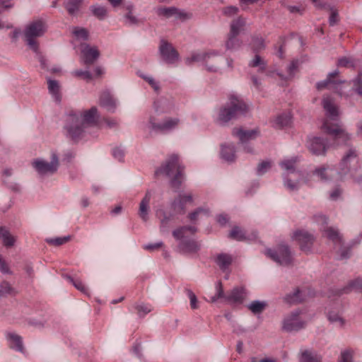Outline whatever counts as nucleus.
Returning a JSON list of instances; mask_svg holds the SVG:
<instances>
[{"mask_svg": "<svg viewBox=\"0 0 362 362\" xmlns=\"http://www.w3.org/2000/svg\"><path fill=\"white\" fill-rule=\"evenodd\" d=\"M322 106L327 117L322 124V130L332 135L338 144H346L350 139V136L343 128L342 124L339 122L338 107L334 103L332 98L325 96L322 99Z\"/></svg>", "mask_w": 362, "mask_h": 362, "instance_id": "obj_1", "label": "nucleus"}, {"mask_svg": "<svg viewBox=\"0 0 362 362\" xmlns=\"http://www.w3.org/2000/svg\"><path fill=\"white\" fill-rule=\"evenodd\" d=\"M184 168L179 163L177 155H171L158 169L155 172L156 175H164L170 178V185L175 189L180 188L184 179Z\"/></svg>", "mask_w": 362, "mask_h": 362, "instance_id": "obj_2", "label": "nucleus"}, {"mask_svg": "<svg viewBox=\"0 0 362 362\" xmlns=\"http://www.w3.org/2000/svg\"><path fill=\"white\" fill-rule=\"evenodd\" d=\"M247 110V105L240 98L231 95L229 102L220 109L217 122L220 124H226L230 120L245 115Z\"/></svg>", "mask_w": 362, "mask_h": 362, "instance_id": "obj_3", "label": "nucleus"}, {"mask_svg": "<svg viewBox=\"0 0 362 362\" xmlns=\"http://www.w3.org/2000/svg\"><path fill=\"white\" fill-rule=\"evenodd\" d=\"M298 161V157H293L279 163V165L285 171L283 174L284 187L291 192L299 189L303 177L302 173L296 168Z\"/></svg>", "mask_w": 362, "mask_h": 362, "instance_id": "obj_4", "label": "nucleus"}, {"mask_svg": "<svg viewBox=\"0 0 362 362\" xmlns=\"http://www.w3.org/2000/svg\"><path fill=\"white\" fill-rule=\"evenodd\" d=\"M47 30V25L44 21L37 19L28 23L23 30L25 41L27 45L35 53L39 51L37 37L44 35Z\"/></svg>", "mask_w": 362, "mask_h": 362, "instance_id": "obj_5", "label": "nucleus"}, {"mask_svg": "<svg viewBox=\"0 0 362 362\" xmlns=\"http://www.w3.org/2000/svg\"><path fill=\"white\" fill-rule=\"evenodd\" d=\"M197 231L195 226H187L180 227L173 231V237L180 240L178 247L183 253H195L199 248L200 245L197 242L193 240L184 239L185 234L189 233L194 234Z\"/></svg>", "mask_w": 362, "mask_h": 362, "instance_id": "obj_6", "label": "nucleus"}, {"mask_svg": "<svg viewBox=\"0 0 362 362\" xmlns=\"http://www.w3.org/2000/svg\"><path fill=\"white\" fill-rule=\"evenodd\" d=\"M360 167L358 153L355 149L351 148L343 156L339 163L337 175L339 178H341L342 176L349 174L354 179L357 176L356 172Z\"/></svg>", "mask_w": 362, "mask_h": 362, "instance_id": "obj_7", "label": "nucleus"}, {"mask_svg": "<svg viewBox=\"0 0 362 362\" xmlns=\"http://www.w3.org/2000/svg\"><path fill=\"white\" fill-rule=\"evenodd\" d=\"M86 126L79 117V112H71L65 119L64 129L66 136L76 140L81 138L84 132Z\"/></svg>", "mask_w": 362, "mask_h": 362, "instance_id": "obj_8", "label": "nucleus"}, {"mask_svg": "<svg viewBox=\"0 0 362 362\" xmlns=\"http://www.w3.org/2000/svg\"><path fill=\"white\" fill-rule=\"evenodd\" d=\"M32 166L40 176L53 175L59 166V157L55 152H52L49 162L43 158H36L32 162Z\"/></svg>", "mask_w": 362, "mask_h": 362, "instance_id": "obj_9", "label": "nucleus"}, {"mask_svg": "<svg viewBox=\"0 0 362 362\" xmlns=\"http://www.w3.org/2000/svg\"><path fill=\"white\" fill-rule=\"evenodd\" d=\"M216 52H197L186 59V64H191L192 62H202L204 64L206 69L209 71L216 72L218 70V66L213 64L218 56Z\"/></svg>", "mask_w": 362, "mask_h": 362, "instance_id": "obj_10", "label": "nucleus"}, {"mask_svg": "<svg viewBox=\"0 0 362 362\" xmlns=\"http://www.w3.org/2000/svg\"><path fill=\"white\" fill-rule=\"evenodd\" d=\"M266 255L280 265L287 266L292 262L291 250L285 244L279 245L275 250H267Z\"/></svg>", "mask_w": 362, "mask_h": 362, "instance_id": "obj_11", "label": "nucleus"}, {"mask_svg": "<svg viewBox=\"0 0 362 362\" xmlns=\"http://www.w3.org/2000/svg\"><path fill=\"white\" fill-rule=\"evenodd\" d=\"M315 221L321 225L320 230L323 233V235L332 240L334 244L341 245L342 238L339 230L333 227H327V218L322 214L315 215L314 216Z\"/></svg>", "mask_w": 362, "mask_h": 362, "instance_id": "obj_12", "label": "nucleus"}, {"mask_svg": "<svg viewBox=\"0 0 362 362\" xmlns=\"http://www.w3.org/2000/svg\"><path fill=\"white\" fill-rule=\"evenodd\" d=\"M293 239L298 242L304 252H310L315 240L314 235L306 230H298L294 232Z\"/></svg>", "mask_w": 362, "mask_h": 362, "instance_id": "obj_13", "label": "nucleus"}, {"mask_svg": "<svg viewBox=\"0 0 362 362\" xmlns=\"http://www.w3.org/2000/svg\"><path fill=\"white\" fill-rule=\"evenodd\" d=\"M307 147L312 154L315 156H324L329 148V145L327 139L322 137L314 136L308 140Z\"/></svg>", "mask_w": 362, "mask_h": 362, "instance_id": "obj_14", "label": "nucleus"}, {"mask_svg": "<svg viewBox=\"0 0 362 362\" xmlns=\"http://www.w3.org/2000/svg\"><path fill=\"white\" fill-rule=\"evenodd\" d=\"M177 118H168L162 123H156L153 117L149 119V127L154 132L165 133L176 128L179 124Z\"/></svg>", "mask_w": 362, "mask_h": 362, "instance_id": "obj_15", "label": "nucleus"}, {"mask_svg": "<svg viewBox=\"0 0 362 362\" xmlns=\"http://www.w3.org/2000/svg\"><path fill=\"white\" fill-rule=\"evenodd\" d=\"M300 312L296 310L286 317L283 322V329L286 332H297L305 327V322L299 319Z\"/></svg>", "mask_w": 362, "mask_h": 362, "instance_id": "obj_16", "label": "nucleus"}, {"mask_svg": "<svg viewBox=\"0 0 362 362\" xmlns=\"http://www.w3.org/2000/svg\"><path fill=\"white\" fill-rule=\"evenodd\" d=\"M160 54L168 64H174L179 59V54L171 44L162 40L159 47Z\"/></svg>", "mask_w": 362, "mask_h": 362, "instance_id": "obj_17", "label": "nucleus"}, {"mask_svg": "<svg viewBox=\"0 0 362 362\" xmlns=\"http://www.w3.org/2000/svg\"><path fill=\"white\" fill-rule=\"evenodd\" d=\"M233 135L238 137L240 142L244 145V151L247 153H252V148L247 144V141L255 139L258 132L257 130H243L242 129H233Z\"/></svg>", "mask_w": 362, "mask_h": 362, "instance_id": "obj_18", "label": "nucleus"}, {"mask_svg": "<svg viewBox=\"0 0 362 362\" xmlns=\"http://www.w3.org/2000/svg\"><path fill=\"white\" fill-rule=\"evenodd\" d=\"M193 198L191 194H180L171 204V208L175 214H184L187 203H192Z\"/></svg>", "mask_w": 362, "mask_h": 362, "instance_id": "obj_19", "label": "nucleus"}, {"mask_svg": "<svg viewBox=\"0 0 362 362\" xmlns=\"http://www.w3.org/2000/svg\"><path fill=\"white\" fill-rule=\"evenodd\" d=\"M247 296V292L243 287H235L226 296L225 300L230 303L240 304Z\"/></svg>", "mask_w": 362, "mask_h": 362, "instance_id": "obj_20", "label": "nucleus"}, {"mask_svg": "<svg viewBox=\"0 0 362 362\" xmlns=\"http://www.w3.org/2000/svg\"><path fill=\"white\" fill-rule=\"evenodd\" d=\"M81 54L84 63L87 65L93 64L100 55V52L95 47H90L87 44L82 46Z\"/></svg>", "mask_w": 362, "mask_h": 362, "instance_id": "obj_21", "label": "nucleus"}, {"mask_svg": "<svg viewBox=\"0 0 362 362\" xmlns=\"http://www.w3.org/2000/svg\"><path fill=\"white\" fill-rule=\"evenodd\" d=\"M313 175L317 176L319 180L323 182H327L332 180H337V177H335L336 173L335 170L329 167L322 166L320 168H316L313 171Z\"/></svg>", "mask_w": 362, "mask_h": 362, "instance_id": "obj_22", "label": "nucleus"}, {"mask_svg": "<svg viewBox=\"0 0 362 362\" xmlns=\"http://www.w3.org/2000/svg\"><path fill=\"white\" fill-rule=\"evenodd\" d=\"M151 199V192L148 190L146 192L144 197L141 199L139 204V208L138 215L140 218L144 221L146 222L148 221L149 216L148 213L150 211L149 204Z\"/></svg>", "mask_w": 362, "mask_h": 362, "instance_id": "obj_23", "label": "nucleus"}, {"mask_svg": "<svg viewBox=\"0 0 362 362\" xmlns=\"http://www.w3.org/2000/svg\"><path fill=\"white\" fill-rule=\"evenodd\" d=\"M99 105L111 112H114L117 107L116 100L108 91H104L100 94Z\"/></svg>", "mask_w": 362, "mask_h": 362, "instance_id": "obj_24", "label": "nucleus"}, {"mask_svg": "<svg viewBox=\"0 0 362 362\" xmlns=\"http://www.w3.org/2000/svg\"><path fill=\"white\" fill-rule=\"evenodd\" d=\"M79 117L82 122L86 126L93 125L97 123L99 115L96 107H92L90 109L84 111L83 113H79Z\"/></svg>", "mask_w": 362, "mask_h": 362, "instance_id": "obj_25", "label": "nucleus"}, {"mask_svg": "<svg viewBox=\"0 0 362 362\" xmlns=\"http://www.w3.org/2000/svg\"><path fill=\"white\" fill-rule=\"evenodd\" d=\"M292 123V115L289 112H285L277 115L272 121V127L276 129H283L289 127Z\"/></svg>", "mask_w": 362, "mask_h": 362, "instance_id": "obj_26", "label": "nucleus"}, {"mask_svg": "<svg viewBox=\"0 0 362 362\" xmlns=\"http://www.w3.org/2000/svg\"><path fill=\"white\" fill-rule=\"evenodd\" d=\"M339 74L338 70H335L327 75L325 80L317 82L316 84V88L318 90H322L325 88H329L330 86L336 83H341L343 81L340 80H334V78Z\"/></svg>", "mask_w": 362, "mask_h": 362, "instance_id": "obj_27", "label": "nucleus"}, {"mask_svg": "<svg viewBox=\"0 0 362 362\" xmlns=\"http://www.w3.org/2000/svg\"><path fill=\"white\" fill-rule=\"evenodd\" d=\"M7 339L9 341L10 348L17 351L24 353L25 349L23 339L20 335L15 333H9L7 334Z\"/></svg>", "mask_w": 362, "mask_h": 362, "instance_id": "obj_28", "label": "nucleus"}, {"mask_svg": "<svg viewBox=\"0 0 362 362\" xmlns=\"http://www.w3.org/2000/svg\"><path fill=\"white\" fill-rule=\"evenodd\" d=\"M322 359L315 351L310 349H301L299 362H321Z\"/></svg>", "mask_w": 362, "mask_h": 362, "instance_id": "obj_29", "label": "nucleus"}, {"mask_svg": "<svg viewBox=\"0 0 362 362\" xmlns=\"http://www.w3.org/2000/svg\"><path fill=\"white\" fill-rule=\"evenodd\" d=\"M173 216L172 214H168L163 209H158L156 211V216L160 220V231L163 232L167 230Z\"/></svg>", "mask_w": 362, "mask_h": 362, "instance_id": "obj_30", "label": "nucleus"}, {"mask_svg": "<svg viewBox=\"0 0 362 362\" xmlns=\"http://www.w3.org/2000/svg\"><path fill=\"white\" fill-rule=\"evenodd\" d=\"M124 8L127 11L124 16V23L128 26L136 25L139 23V19L132 13L133 5L132 4H124Z\"/></svg>", "mask_w": 362, "mask_h": 362, "instance_id": "obj_31", "label": "nucleus"}, {"mask_svg": "<svg viewBox=\"0 0 362 362\" xmlns=\"http://www.w3.org/2000/svg\"><path fill=\"white\" fill-rule=\"evenodd\" d=\"M215 262L221 270L225 271L231 264L233 257L230 255L221 253L216 256Z\"/></svg>", "mask_w": 362, "mask_h": 362, "instance_id": "obj_32", "label": "nucleus"}, {"mask_svg": "<svg viewBox=\"0 0 362 362\" xmlns=\"http://www.w3.org/2000/svg\"><path fill=\"white\" fill-rule=\"evenodd\" d=\"M221 158L227 162L235 160V146L232 144L221 146Z\"/></svg>", "mask_w": 362, "mask_h": 362, "instance_id": "obj_33", "label": "nucleus"}, {"mask_svg": "<svg viewBox=\"0 0 362 362\" xmlns=\"http://www.w3.org/2000/svg\"><path fill=\"white\" fill-rule=\"evenodd\" d=\"M49 93L57 103L61 102L60 86L57 81L49 79L47 81Z\"/></svg>", "mask_w": 362, "mask_h": 362, "instance_id": "obj_34", "label": "nucleus"}, {"mask_svg": "<svg viewBox=\"0 0 362 362\" xmlns=\"http://www.w3.org/2000/svg\"><path fill=\"white\" fill-rule=\"evenodd\" d=\"M210 215V211L209 209L199 207L194 211L188 214V218L192 223H196L197 221L208 217Z\"/></svg>", "mask_w": 362, "mask_h": 362, "instance_id": "obj_35", "label": "nucleus"}, {"mask_svg": "<svg viewBox=\"0 0 362 362\" xmlns=\"http://www.w3.org/2000/svg\"><path fill=\"white\" fill-rule=\"evenodd\" d=\"M82 0H67L64 6L71 16H76L79 12Z\"/></svg>", "mask_w": 362, "mask_h": 362, "instance_id": "obj_36", "label": "nucleus"}, {"mask_svg": "<svg viewBox=\"0 0 362 362\" xmlns=\"http://www.w3.org/2000/svg\"><path fill=\"white\" fill-rule=\"evenodd\" d=\"M245 24V21L241 17H238V18L233 20L230 24L229 35L238 36L242 28L244 27Z\"/></svg>", "mask_w": 362, "mask_h": 362, "instance_id": "obj_37", "label": "nucleus"}, {"mask_svg": "<svg viewBox=\"0 0 362 362\" xmlns=\"http://www.w3.org/2000/svg\"><path fill=\"white\" fill-rule=\"evenodd\" d=\"M248 65L250 67H258L259 72H264L267 67L266 62L257 54L255 55L254 58L249 62Z\"/></svg>", "mask_w": 362, "mask_h": 362, "instance_id": "obj_38", "label": "nucleus"}, {"mask_svg": "<svg viewBox=\"0 0 362 362\" xmlns=\"http://www.w3.org/2000/svg\"><path fill=\"white\" fill-rule=\"evenodd\" d=\"M0 238H2L4 246L9 247L14 245V238L11 236L8 230L4 227H0Z\"/></svg>", "mask_w": 362, "mask_h": 362, "instance_id": "obj_39", "label": "nucleus"}, {"mask_svg": "<svg viewBox=\"0 0 362 362\" xmlns=\"http://www.w3.org/2000/svg\"><path fill=\"white\" fill-rule=\"evenodd\" d=\"M242 42L235 35H229L226 42V47L229 50H236L241 47Z\"/></svg>", "mask_w": 362, "mask_h": 362, "instance_id": "obj_40", "label": "nucleus"}, {"mask_svg": "<svg viewBox=\"0 0 362 362\" xmlns=\"http://www.w3.org/2000/svg\"><path fill=\"white\" fill-rule=\"evenodd\" d=\"M303 300L300 291L298 288H296L292 293H288L284 297V301L289 304L300 303Z\"/></svg>", "mask_w": 362, "mask_h": 362, "instance_id": "obj_41", "label": "nucleus"}, {"mask_svg": "<svg viewBox=\"0 0 362 362\" xmlns=\"http://www.w3.org/2000/svg\"><path fill=\"white\" fill-rule=\"evenodd\" d=\"M90 11L93 16H95L99 20H103L106 18L107 11L105 6L94 5L90 7Z\"/></svg>", "mask_w": 362, "mask_h": 362, "instance_id": "obj_42", "label": "nucleus"}, {"mask_svg": "<svg viewBox=\"0 0 362 362\" xmlns=\"http://www.w3.org/2000/svg\"><path fill=\"white\" fill-rule=\"evenodd\" d=\"M267 306V303L264 301L254 300L248 305L249 310L254 314L261 313Z\"/></svg>", "mask_w": 362, "mask_h": 362, "instance_id": "obj_43", "label": "nucleus"}, {"mask_svg": "<svg viewBox=\"0 0 362 362\" xmlns=\"http://www.w3.org/2000/svg\"><path fill=\"white\" fill-rule=\"evenodd\" d=\"M176 13H177V8L175 7H161L158 8L157 10L158 16H163L166 18L175 16Z\"/></svg>", "mask_w": 362, "mask_h": 362, "instance_id": "obj_44", "label": "nucleus"}, {"mask_svg": "<svg viewBox=\"0 0 362 362\" xmlns=\"http://www.w3.org/2000/svg\"><path fill=\"white\" fill-rule=\"evenodd\" d=\"M229 236L230 238L238 241L245 240L247 239L244 232L238 226L233 228Z\"/></svg>", "mask_w": 362, "mask_h": 362, "instance_id": "obj_45", "label": "nucleus"}, {"mask_svg": "<svg viewBox=\"0 0 362 362\" xmlns=\"http://www.w3.org/2000/svg\"><path fill=\"white\" fill-rule=\"evenodd\" d=\"M251 47L253 52L257 53L264 49V41L262 37H254L251 42Z\"/></svg>", "mask_w": 362, "mask_h": 362, "instance_id": "obj_46", "label": "nucleus"}, {"mask_svg": "<svg viewBox=\"0 0 362 362\" xmlns=\"http://www.w3.org/2000/svg\"><path fill=\"white\" fill-rule=\"evenodd\" d=\"M298 65V61L293 60L287 68L288 77L284 78L283 76V75H281V74H279V76L284 79H288V78L293 77L295 72L297 70Z\"/></svg>", "mask_w": 362, "mask_h": 362, "instance_id": "obj_47", "label": "nucleus"}, {"mask_svg": "<svg viewBox=\"0 0 362 362\" xmlns=\"http://www.w3.org/2000/svg\"><path fill=\"white\" fill-rule=\"evenodd\" d=\"M67 279H69V281L70 282H71L73 284V285L74 286V287L76 289H78V291H81L82 293H83L85 294L88 293V288L85 286V285L81 280H79V279L74 280L71 276H68Z\"/></svg>", "mask_w": 362, "mask_h": 362, "instance_id": "obj_48", "label": "nucleus"}, {"mask_svg": "<svg viewBox=\"0 0 362 362\" xmlns=\"http://www.w3.org/2000/svg\"><path fill=\"white\" fill-rule=\"evenodd\" d=\"M327 317L331 322L338 323L341 327H342L344 324V319L338 313L330 312L328 313Z\"/></svg>", "mask_w": 362, "mask_h": 362, "instance_id": "obj_49", "label": "nucleus"}, {"mask_svg": "<svg viewBox=\"0 0 362 362\" xmlns=\"http://www.w3.org/2000/svg\"><path fill=\"white\" fill-rule=\"evenodd\" d=\"M272 167V163L268 160L262 161L259 164L257 168V173L262 175L267 172Z\"/></svg>", "mask_w": 362, "mask_h": 362, "instance_id": "obj_50", "label": "nucleus"}, {"mask_svg": "<svg viewBox=\"0 0 362 362\" xmlns=\"http://www.w3.org/2000/svg\"><path fill=\"white\" fill-rule=\"evenodd\" d=\"M352 358L353 351L351 349H345L341 352L339 362H352Z\"/></svg>", "mask_w": 362, "mask_h": 362, "instance_id": "obj_51", "label": "nucleus"}, {"mask_svg": "<svg viewBox=\"0 0 362 362\" xmlns=\"http://www.w3.org/2000/svg\"><path fill=\"white\" fill-rule=\"evenodd\" d=\"M73 33L78 39L87 40L88 37L87 30L83 28H75Z\"/></svg>", "mask_w": 362, "mask_h": 362, "instance_id": "obj_52", "label": "nucleus"}, {"mask_svg": "<svg viewBox=\"0 0 362 362\" xmlns=\"http://www.w3.org/2000/svg\"><path fill=\"white\" fill-rule=\"evenodd\" d=\"M351 288L362 291V279H356L354 281H352L351 282H350L349 286L347 288H345L344 290V292L346 293Z\"/></svg>", "mask_w": 362, "mask_h": 362, "instance_id": "obj_53", "label": "nucleus"}, {"mask_svg": "<svg viewBox=\"0 0 362 362\" xmlns=\"http://www.w3.org/2000/svg\"><path fill=\"white\" fill-rule=\"evenodd\" d=\"M69 236H66L63 238H50L47 239V242L51 245H55V246H59L64 243H66L69 240Z\"/></svg>", "mask_w": 362, "mask_h": 362, "instance_id": "obj_54", "label": "nucleus"}, {"mask_svg": "<svg viewBox=\"0 0 362 362\" xmlns=\"http://www.w3.org/2000/svg\"><path fill=\"white\" fill-rule=\"evenodd\" d=\"M140 316H144L152 310V308L148 305L139 304L135 306Z\"/></svg>", "mask_w": 362, "mask_h": 362, "instance_id": "obj_55", "label": "nucleus"}, {"mask_svg": "<svg viewBox=\"0 0 362 362\" xmlns=\"http://www.w3.org/2000/svg\"><path fill=\"white\" fill-rule=\"evenodd\" d=\"M239 11V8L235 6H229L223 8V13L228 17H232L236 15Z\"/></svg>", "mask_w": 362, "mask_h": 362, "instance_id": "obj_56", "label": "nucleus"}, {"mask_svg": "<svg viewBox=\"0 0 362 362\" xmlns=\"http://www.w3.org/2000/svg\"><path fill=\"white\" fill-rule=\"evenodd\" d=\"M188 298L190 300V307L192 309H197L198 308V301L196 295L191 291V290H187L186 291Z\"/></svg>", "mask_w": 362, "mask_h": 362, "instance_id": "obj_57", "label": "nucleus"}, {"mask_svg": "<svg viewBox=\"0 0 362 362\" xmlns=\"http://www.w3.org/2000/svg\"><path fill=\"white\" fill-rule=\"evenodd\" d=\"M337 65L342 67H353L354 63L351 58L342 57L338 60Z\"/></svg>", "mask_w": 362, "mask_h": 362, "instance_id": "obj_58", "label": "nucleus"}, {"mask_svg": "<svg viewBox=\"0 0 362 362\" xmlns=\"http://www.w3.org/2000/svg\"><path fill=\"white\" fill-rule=\"evenodd\" d=\"M356 92L362 96V76L358 74V76L353 81Z\"/></svg>", "mask_w": 362, "mask_h": 362, "instance_id": "obj_59", "label": "nucleus"}, {"mask_svg": "<svg viewBox=\"0 0 362 362\" xmlns=\"http://www.w3.org/2000/svg\"><path fill=\"white\" fill-rule=\"evenodd\" d=\"M12 291V288L9 283L6 281H3L0 284V295L4 296L6 294L11 293Z\"/></svg>", "mask_w": 362, "mask_h": 362, "instance_id": "obj_60", "label": "nucleus"}, {"mask_svg": "<svg viewBox=\"0 0 362 362\" xmlns=\"http://www.w3.org/2000/svg\"><path fill=\"white\" fill-rule=\"evenodd\" d=\"M142 78L148 83L156 92H158L160 90L159 84L153 77L149 76H142Z\"/></svg>", "mask_w": 362, "mask_h": 362, "instance_id": "obj_61", "label": "nucleus"}, {"mask_svg": "<svg viewBox=\"0 0 362 362\" xmlns=\"http://www.w3.org/2000/svg\"><path fill=\"white\" fill-rule=\"evenodd\" d=\"M73 75L77 77H82L86 80H90L92 78L91 74L88 71L76 70L73 71Z\"/></svg>", "mask_w": 362, "mask_h": 362, "instance_id": "obj_62", "label": "nucleus"}, {"mask_svg": "<svg viewBox=\"0 0 362 362\" xmlns=\"http://www.w3.org/2000/svg\"><path fill=\"white\" fill-rule=\"evenodd\" d=\"M112 156L119 161H122L124 156V151L119 147L114 148L112 150Z\"/></svg>", "mask_w": 362, "mask_h": 362, "instance_id": "obj_63", "label": "nucleus"}, {"mask_svg": "<svg viewBox=\"0 0 362 362\" xmlns=\"http://www.w3.org/2000/svg\"><path fill=\"white\" fill-rule=\"evenodd\" d=\"M341 193L342 190L339 187H336L329 193V199L336 201L340 198Z\"/></svg>", "mask_w": 362, "mask_h": 362, "instance_id": "obj_64", "label": "nucleus"}]
</instances>
